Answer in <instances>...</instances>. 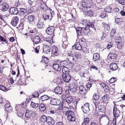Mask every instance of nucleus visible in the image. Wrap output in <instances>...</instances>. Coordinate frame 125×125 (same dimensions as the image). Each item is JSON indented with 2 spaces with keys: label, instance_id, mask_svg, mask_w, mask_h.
Segmentation results:
<instances>
[{
  "label": "nucleus",
  "instance_id": "f257e3e1",
  "mask_svg": "<svg viewBox=\"0 0 125 125\" xmlns=\"http://www.w3.org/2000/svg\"><path fill=\"white\" fill-rule=\"evenodd\" d=\"M65 115L67 116L68 120L71 121H74L75 120V117L74 113L71 111L69 110L66 113Z\"/></svg>",
  "mask_w": 125,
  "mask_h": 125
},
{
  "label": "nucleus",
  "instance_id": "f03ea898",
  "mask_svg": "<svg viewBox=\"0 0 125 125\" xmlns=\"http://www.w3.org/2000/svg\"><path fill=\"white\" fill-rule=\"evenodd\" d=\"M100 123L104 125H107L109 124V119L106 116L102 117L100 120Z\"/></svg>",
  "mask_w": 125,
  "mask_h": 125
},
{
  "label": "nucleus",
  "instance_id": "7ed1b4c3",
  "mask_svg": "<svg viewBox=\"0 0 125 125\" xmlns=\"http://www.w3.org/2000/svg\"><path fill=\"white\" fill-rule=\"evenodd\" d=\"M77 87V85L74 83H71L69 84L70 90L72 93L76 91Z\"/></svg>",
  "mask_w": 125,
  "mask_h": 125
},
{
  "label": "nucleus",
  "instance_id": "20e7f679",
  "mask_svg": "<svg viewBox=\"0 0 125 125\" xmlns=\"http://www.w3.org/2000/svg\"><path fill=\"white\" fill-rule=\"evenodd\" d=\"M34 34V32L33 30H31L28 33H25L23 34V37L26 39L30 38H31Z\"/></svg>",
  "mask_w": 125,
  "mask_h": 125
},
{
  "label": "nucleus",
  "instance_id": "39448f33",
  "mask_svg": "<svg viewBox=\"0 0 125 125\" xmlns=\"http://www.w3.org/2000/svg\"><path fill=\"white\" fill-rule=\"evenodd\" d=\"M81 108L84 113H86L89 112L90 110L89 103H86Z\"/></svg>",
  "mask_w": 125,
  "mask_h": 125
},
{
  "label": "nucleus",
  "instance_id": "423d86ee",
  "mask_svg": "<svg viewBox=\"0 0 125 125\" xmlns=\"http://www.w3.org/2000/svg\"><path fill=\"white\" fill-rule=\"evenodd\" d=\"M119 106H118V107L114 106L113 109V113L114 116L115 117H118L120 115V112L119 110L117 108Z\"/></svg>",
  "mask_w": 125,
  "mask_h": 125
},
{
  "label": "nucleus",
  "instance_id": "0eeeda50",
  "mask_svg": "<svg viewBox=\"0 0 125 125\" xmlns=\"http://www.w3.org/2000/svg\"><path fill=\"white\" fill-rule=\"evenodd\" d=\"M62 77L63 81L67 83L70 81L71 78L69 74H62Z\"/></svg>",
  "mask_w": 125,
  "mask_h": 125
},
{
  "label": "nucleus",
  "instance_id": "6e6552de",
  "mask_svg": "<svg viewBox=\"0 0 125 125\" xmlns=\"http://www.w3.org/2000/svg\"><path fill=\"white\" fill-rule=\"evenodd\" d=\"M9 6L5 3H3L0 5V9L3 11H5L8 9Z\"/></svg>",
  "mask_w": 125,
  "mask_h": 125
},
{
  "label": "nucleus",
  "instance_id": "1a4fd4ad",
  "mask_svg": "<svg viewBox=\"0 0 125 125\" xmlns=\"http://www.w3.org/2000/svg\"><path fill=\"white\" fill-rule=\"evenodd\" d=\"M79 89L80 93L81 94L84 95L86 94L87 91L83 86L82 85H80L79 87Z\"/></svg>",
  "mask_w": 125,
  "mask_h": 125
},
{
  "label": "nucleus",
  "instance_id": "9d476101",
  "mask_svg": "<svg viewBox=\"0 0 125 125\" xmlns=\"http://www.w3.org/2000/svg\"><path fill=\"white\" fill-rule=\"evenodd\" d=\"M19 21V19L17 17H13L11 22V24L14 26H16Z\"/></svg>",
  "mask_w": 125,
  "mask_h": 125
},
{
  "label": "nucleus",
  "instance_id": "9b49d317",
  "mask_svg": "<svg viewBox=\"0 0 125 125\" xmlns=\"http://www.w3.org/2000/svg\"><path fill=\"white\" fill-rule=\"evenodd\" d=\"M46 122L48 125H53L55 123L53 119L50 116L47 117Z\"/></svg>",
  "mask_w": 125,
  "mask_h": 125
},
{
  "label": "nucleus",
  "instance_id": "f8f14e48",
  "mask_svg": "<svg viewBox=\"0 0 125 125\" xmlns=\"http://www.w3.org/2000/svg\"><path fill=\"white\" fill-rule=\"evenodd\" d=\"M54 30V27L52 26H50L46 30V32L47 34L51 35L53 33Z\"/></svg>",
  "mask_w": 125,
  "mask_h": 125
},
{
  "label": "nucleus",
  "instance_id": "ddd939ff",
  "mask_svg": "<svg viewBox=\"0 0 125 125\" xmlns=\"http://www.w3.org/2000/svg\"><path fill=\"white\" fill-rule=\"evenodd\" d=\"M9 12L11 14H17L18 12L17 9L15 7H12L10 9Z\"/></svg>",
  "mask_w": 125,
  "mask_h": 125
},
{
  "label": "nucleus",
  "instance_id": "4468645a",
  "mask_svg": "<svg viewBox=\"0 0 125 125\" xmlns=\"http://www.w3.org/2000/svg\"><path fill=\"white\" fill-rule=\"evenodd\" d=\"M52 53L55 56H57L58 55V51L57 48L55 46H53L51 48Z\"/></svg>",
  "mask_w": 125,
  "mask_h": 125
},
{
  "label": "nucleus",
  "instance_id": "2eb2a0df",
  "mask_svg": "<svg viewBox=\"0 0 125 125\" xmlns=\"http://www.w3.org/2000/svg\"><path fill=\"white\" fill-rule=\"evenodd\" d=\"M72 48L73 49L78 50H80L82 49V46L79 42L76 43L73 46H72Z\"/></svg>",
  "mask_w": 125,
  "mask_h": 125
},
{
  "label": "nucleus",
  "instance_id": "dca6fc26",
  "mask_svg": "<svg viewBox=\"0 0 125 125\" xmlns=\"http://www.w3.org/2000/svg\"><path fill=\"white\" fill-rule=\"evenodd\" d=\"M53 69L56 71H59L61 69V67L59 64L56 63L53 64Z\"/></svg>",
  "mask_w": 125,
  "mask_h": 125
},
{
  "label": "nucleus",
  "instance_id": "f3484780",
  "mask_svg": "<svg viewBox=\"0 0 125 125\" xmlns=\"http://www.w3.org/2000/svg\"><path fill=\"white\" fill-rule=\"evenodd\" d=\"M67 59L68 61L70 62H73L75 60L74 58L73 57V55L71 53H69L67 56Z\"/></svg>",
  "mask_w": 125,
  "mask_h": 125
},
{
  "label": "nucleus",
  "instance_id": "a211bd4d",
  "mask_svg": "<svg viewBox=\"0 0 125 125\" xmlns=\"http://www.w3.org/2000/svg\"><path fill=\"white\" fill-rule=\"evenodd\" d=\"M44 42L47 45L51 44L52 42V37H48L44 40Z\"/></svg>",
  "mask_w": 125,
  "mask_h": 125
},
{
  "label": "nucleus",
  "instance_id": "6ab92c4d",
  "mask_svg": "<svg viewBox=\"0 0 125 125\" xmlns=\"http://www.w3.org/2000/svg\"><path fill=\"white\" fill-rule=\"evenodd\" d=\"M100 59V55L98 53L94 54L93 57V60L94 62H96Z\"/></svg>",
  "mask_w": 125,
  "mask_h": 125
},
{
  "label": "nucleus",
  "instance_id": "aec40b11",
  "mask_svg": "<svg viewBox=\"0 0 125 125\" xmlns=\"http://www.w3.org/2000/svg\"><path fill=\"white\" fill-rule=\"evenodd\" d=\"M110 69L112 71H115L118 68V67L117 64L115 63H113L110 64Z\"/></svg>",
  "mask_w": 125,
  "mask_h": 125
},
{
  "label": "nucleus",
  "instance_id": "412c9836",
  "mask_svg": "<svg viewBox=\"0 0 125 125\" xmlns=\"http://www.w3.org/2000/svg\"><path fill=\"white\" fill-rule=\"evenodd\" d=\"M54 92L56 93L61 94L62 92V88L60 86L56 87L54 90Z\"/></svg>",
  "mask_w": 125,
  "mask_h": 125
},
{
  "label": "nucleus",
  "instance_id": "4be33fe9",
  "mask_svg": "<svg viewBox=\"0 0 125 125\" xmlns=\"http://www.w3.org/2000/svg\"><path fill=\"white\" fill-rule=\"evenodd\" d=\"M105 106L104 105L99 106L98 107L99 111L102 113L105 112Z\"/></svg>",
  "mask_w": 125,
  "mask_h": 125
},
{
  "label": "nucleus",
  "instance_id": "5701e85b",
  "mask_svg": "<svg viewBox=\"0 0 125 125\" xmlns=\"http://www.w3.org/2000/svg\"><path fill=\"white\" fill-rule=\"evenodd\" d=\"M117 56V54L115 53L109 54L108 56V58L110 60L114 59H116Z\"/></svg>",
  "mask_w": 125,
  "mask_h": 125
},
{
  "label": "nucleus",
  "instance_id": "b1692460",
  "mask_svg": "<svg viewBox=\"0 0 125 125\" xmlns=\"http://www.w3.org/2000/svg\"><path fill=\"white\" fill-rule=\"evenodd\" d=\"M62 72L63 74H69V69L68 68L66 67H64L62 69Z\"/></svg>",
  "mask_w": 125,
  "mask_h": 125
},
{
  "label": "nucleus",
  "instance_id": "393cba45",
  "mask_svg": "<svg viewBox=\"0 0 125 125\" xmlns=\"http://www.w3.org/2000/svg\"><path fill=\"white\" fill-rule=\"evenodd\" d=\"M83 33L85 35H87L89 32L90 31V28L88 27V26H86L84 28Z\"/></svg>",
  "mask_w": 125,
  "mask_h": 125
},
{
  "label": "nucleus",
  "instance_id": "a878e982",
  "mask_svg": "<svg viewBox=\"0 0 125 125\" xmlns=\"http://www.w3.org/2000/svg\"><path fill=\"white\" fill-rule=\"evenodd\" d=\"M35 16L33 15H29L27 17L28 20L31 22H32L34 20Z\"/></svg>",
  "mask_w": 125,
  "mask_h": 125
},
{
  "label": "nucleus",
  "instance_id": "bb28decb",
  "mask_svg": "<svg viewBox=\"0 0 125 125\" xmlns=\"http://www.w3.org/2000/svg\"><path fill=\"white\" fill-rule=\"evenodd\" d=\"M26 9L21 8L20 9V10L19 12V14L20 16H22L24 15V14L26 12Z\"/></svg>",
  "mask_w": 125,
  "mask_h": 125
},
{
  "label": "nucleus",
  "instance_id": "cd10ccee",
  "mask_svg": "<svg viewBox=\"0 0 125 125\" xmlns=\"http://www.w3.org/2000/svg\"><path fill=\"white\" fill-rule=\"evenodd\" d=\"M40 41V38L37 36H36L33 39V42L34 44H37L39 43Z\"/></svg>",
  "mask_w": 125,
  "mask_h": 125
},
{
  "label": "nucleus",
  "instance_id": "c85d7f7f",
  "mask_svg": "<svg viewBox=\"0 0 125 125\" xmlns=\"http://www.w3.org/2000/svg\"><path fill=\"white\" fill-rule=\"evenodd\" d=\"M43 50L44 52H50V48L48 46L45 45L43 47Z\"/></svg>",
  "mask_w": 125,
  "mask_h": 125
},
{
  "label": "nucleus",
  "instance_id": "c756f323",
  "mask_svg": "<svg viewBox=\"0 0 125 125\" xmlns=\"http://www.w3.org/2000/svg\"><path fill=\"white\" fill-rule=\"evenodd\" d=\"M39 108L42 112H43L46 109L45 105L43 104H40L39 105Z\"/></svg>",
  "mask_w": 125,
  "mask_h": 125
},
{
  "label": "nucleus",
  "instance_id": "7c9ffc66",
  "mask_svg": "<svg viewBox=\"0 0 125 125\" xmlns=\"http://www.w3.org/2000/svg\"><path fill=\"white\" fill-rule=\"evenodd\" d=\"M60 65L62 66L63 67H65L68 64L67 61L66 60H65L62 61L60 62Z\"/></svg>",
  "mask_w": 125,
  "mask_h": 125
},
{
  "label": "nucleus",
  "instance_id": "2f4dec72",
  "mask_svg": "<svg viewBox=\"0 0 125 125\" xmlns=\"http://www.w3.org/2000/svg\"><path fill=\"white\" fill-rule=\"evenodd\" d=\"M82 56L81 54L78 52H75L74 54V56L77 59H78L81 58Z\"/></svg>",
  "mask_w": 125,
  "mask_h": 125
},
{
  "label": "nucleus",
  "instance_id": "473e14b6",
  "mask_svg": "<svg viewBox=\"0 0 125 125\" xmlns=\"http://www.w3.org/2000/svg\"><path fill=\"white\" fill-rule=\"evenodd\" d=\"M57 101L54 98L52 99L50 101V104L53 105H57Z\"/></svg>",
  "mask_w": 125,
  "mask_h": 125
},
{
  "label": "nucleus",
  "instance_id": "72a5a7b5",
  "mask_svg": "<svg viewBox=\"0 0 125 125\" xmlns=\"http://www.w3.org/2000/svg\"><path fill=\"white\" fill-rule=\"evenodd\" d=\"M77 36H80L81 34L82 28L80 27L77 28L76 29Z\"/></svg>",
  "mask_w": 125,
  "mask_h": 125
},
{
  "label": "nucleus",
  "instance_id": "f704fd0d",
  "mask_svg": "<svg viewBox=\"0 0 125 125\" xmlns=\"http://www.w3.org/2000/svg\"><path fill=\"white\" fill-rule=\"evenodd\" d=\"M47 118L46 116L45 115H43L40 117V120L42 122H45L46 121Z\"/></svg>",
  "mask_w": 125,
  "mask_h": 125
},
{
  "label": "nucleus",
  "instance_id": "c9c22d12",
  "mask_svg": "<svg viewBox=\"0 0 125 125\" xmlns=\"http://www.w3.org/2000/svg\"><path fill=\"white\" fill-rule=\"evenodd\" d=\"M73 98L71 96L66 98V102L69 104L71 103L73 101Z\"/></svg>",
  "mask_w": 125,
  "mask_h": 125
},
{
  "label": "nucleus",
  "instance_id": "e433bc0d",
  "mask_svg": "<svg viewBox=\"0 0 125 125\" xmlns=\"http://www.w3.org/2000/svg\"><path fill=\"white\" fill-rule=\"evenodd\" d=\"M37 26L39 28L41 29L44 27V25L43 23L39 21L38 23Z\"/></svg>",
  "mask_w": 125,
  "mask_h": 125
},
{
  "label": "nucleus",
  "instance_id": "4c0bfd02",
  "mask_svg": "<svg viewBox=\"0 0 125 125\" xmlns=\"http://www.w3.org/2000/svg\"><path fill=\"white\" fill-rule=\"evenodd\" d=\"M49 99V97L47 95H45L42 96L41 97V99L42 101L47 100Z\"/></svg>",
  "mask_w": 125,
  "mask_h": 125
},
{
  "label": "nucleus",
  "instance_id": "58836bf2",
  "mask_svg": "<svg viewBox=\"0 0 125 125\" xmlns=\"http://www.w3.org/2000/svg\"><path fill=\"white\" fill-rule=\"evenodd\" d=\"M70 110L69 108L67 107L64 106L62 108V111L63 113H65V114L66 113L68 112Z\"/></svg>",
  "mask_w": 125,
  "mask_h": 125
},
{
  "label": "nucleus",
  "instance_id": "ea45409f",
  "mask_svg": "<svg viewBox=\"0 0 125 125\" xmlns=\"http://www.w3.org/2000/svg\"><path fill=\"white\" fill-rule=\"evenodd\" d=\"M31 105L32 108H36L39 106V104H35L32 102H31Z\"/></svg>",
  "mask_w": 125,
  "mask_h": 125
},
{
  "label": "nucleus",
  "instance_id": "a19ab883",
  "mask_svg": "<svg viewBox=\"0 0 125 125\" xmlns=\"http://www.w3.org/2000/svg\"><path fill=\"white\" fill-rule=\"evenodd\" d=\"M116 79L114 77H112L111 78L109 81V82L110 83H112L116 81Z\"/></svg>",
  "mask_w": 125,
  "mask_h": 125
},
{
  "label": "nucleus",
  "instance_id": "79ce46f5",
  "mask_svg": "<svg viewBox=\"0 0 125 125\" xmlns=\"http://www.w3.org/2000/svg\"><path fill=\"white\" fill-rule=\"evenodd\" d=\"M41 7L43 10H46L48 8L47 6L43 3L41 4Z\"/></svg>",
  "mask_w": 125,
  "mask_h": 125
},
{
  "label": "nucleus",
  "instance_id": "37998d69",
  "mask_svg": "<svg viewBox=\"0 0 125 125\" xmlns=\"http://www.w3.org/2000/svg\"><path fill=\"white\" fill-rule=\"evenodd\" d=\"M93 98L95 100H99V95L96 94H94L93 95Z\"/></svg>",
  "mask_w": 125,
  "mask_h": 125
},
{
  "label": "nucleus",
  "instance_id": "c03bdc74",
  "mask_svg": "<svg viewBox=\"0 0 125 125\" xmlns=\"http://www.w3.org/2000/svg\"><path fill=\"white\" fill-rule=\"evenodd\" d=\"M23 24L22 23H20L17 27L18 29L19 30L23 29Z\"/></svg>",
  "mask_w": 125,
  "mask_h": 125
},
{
  "label": "nucleus",
  "instance_id": "a18cd8bd",
  "mask_svg": "<svg viewBox=\"0 0 125 125\" xmlns=\"http://www.w3.org/2000/svg\"><path fill=\"white\" fill-rule=\"evenodd\" d=\"M88 3L85 2H83L82 4V5L83 7H86L87 8H88L89 7L88 6Z\"/></svg>",
  "mask_w": 125,
  "mask_h": 125
},
{
  "label": "nucleus",
  "instance_id": "49530a36",
  "mask_svg": "<svg viewBox=\"0 0 125 125\" xmlns=\"http://www.w3.org/2000/svg\"><path fill=\"white\" fill-rule=\"evenodd\" d=\"M105 10L106 11L108 12H110L112 11V9L110 6H108L106 8Z\"/></svg>",
  "mask_w": 125,
  "mask_h": 125
},
{
  "label": "nucleus",
  "instance_id": "de8ad7c7",
  "mask_svg": "<svg viewBox=\"0 0 125 125\" xmlns=\"http://www.w3.org/2000/svg\"><path fill=\"white\" fill-rule=\"evenodd\" d=\"M115 89L113 88H111L109 89V93L111 95H112L115 91Z\"/></svg>",
  "mask_w": 125,
  "mask_h": 125
},
{
  "label": "nucleus",
  "instance_id": "09e8293b",
  "mask_svg": "<svg viewBox=\"0 0 125 125\" xmlns=\"http://www.w3.org/2000/svg\"><path fill=\"white\" fill-rule=\"evenodd\" d=\"M32 95L33 97H37L39 95V94L37 92H35L32 94Z\"/></svg>",
  "mask_w": 125,
  "mask_h": 125
},
{
  "label": "nucleus",
  "instance_id": "8fccbe9b",
  "mask_svg": "<svg viewBox=\"0 0 125 125\" xmlns=\"http://www.w3.org/2000/svg\"><path fill=\"white\" fill-rule=\"evenodd\" d=\"M107 94L105 95L102 97V100L103 102H104L106 101L107 100Z\"/></svg>",
  "mask_w": 125,
  "mask_h": 125
},
{
  "label": "nucleus",
  "instance_id": "3c124183",
  "mask_svg": "<svg viewBox=\"0 0 125 125\" xmlns=\"http://www.w3.org/2000/svg\"><path fill=\"white\" fill-rule=\"evenodd\" d=\"M0 89L1 90L4 91H7V90L5 87L2 85H0Z\"/></svg>",
  "mask_w": 125,
  "mask_h": 125
},
{
  "label": "nucleus",
  "instance_id": "603ef678",
  "mask_svg": "<svg viewBox=\"0 0 125 125\" xmlns=\"http://www.w3.org/2000/svg\"><path fill=\"white\" fill-rule=\"evenodd\" d=\"M122 40L121 38V37L119 36H117L115 40V41L117 42H121Z\"/></svg>",
  "mask_w": 125,
  "mask_h": 125
},
{
  "label": "nucleus",
  "instance_id": "864d4df0",
  "mask_svg": "<svg viewBox=\"0 0 125 125\" xmlns=\"http://www.w3.org/2000/svg\"><path fill=\"white\" fill-rule=\"evenodd\" d=\"M96 100L97 101H96L94 102L96 108L100 103V101H99V100Z\"/></svg>",
  "mask_w": 125,
  "mask_h": 125
},
{
  "label": "nucleus",
  "instance_id": "5fc2aeb1",
  "mask_svg": "<svg viewBox=\"0 0 125 125\" xmlns=\"http://www.w3.org/2000/svg\"><path fill=\"white\" fill-rule=\"evenodd\" d=\"M87 14L89 16H92L93 15V13L92 11L90 10L87 12Z\"/></svg>",
  "mask_w": 125,
  "mask_h": 125
},
{
  "label": "nucleus",
  "instance_id": "6e6d98bb",
  "mask_svg": "<svg viewBox=\"0 0 125 125\" xmlns=\"http://www.w3.org/2000/svg\"><path fill=\"white\" fill-rule=\"evenodd\" d=\"M106 14L105 11L102 12L100 15V17L102 18H103L106 16Z\"/></svg>",
  "mask_w": 125,
  "mask_h": 125
},
{
  "label": "nucleus",
  "instance_id": "4d7b16f0",
  "mask_svg": "<svg viewBox=\"0 0 125 125\" xmlns=\"http://www.w3.org/2000/svg\"><path fill=\"white\" fill-rule=\"evenodd\" d=\"M119 3L122 5H124L125 3V0H117Z\"/></svg>",
  "mask_w": 125,
  "mask_h": 125
},
{
  "label": "nucleus",
  "instance_id": "13d9d810",
  "mask_svg": "<svg viewBox=\"0 0 125 125\" xmlns=\"http://www.w3.org/2000/svg\"><path fill=\"white\" fill-rule=\"evenodd\" d=\"M87 26H88L89 28V27L92 28L94 29V25L92 23H89L87 24Z\"/></svg>",
  "mask_w": 125,
  "mask_h": 125
},
{
  "label": "nucleus",
  "instance_id": "bf43d9fd",
  "mask_svg": "<svg viewBox=\"0 0 125 125\" xmlns=\"http://www.w3.org/2000/svg\"><path fill=\"white\" fill-rule=\"evenodd\" d=\"M0 39L1 41H3L7 43V40L0 35Z\"/></svg>",
  "mask_w": 125,
  "mask_h": 125
},
{
  "label": "nucleus",
  "instance_id": "052dcab7",
  "mask_svg": "<svg viewBox=\"0 0 125 125\" xmlns=\"http://www.w3.org/2000/svg\"><path fill=\"white\" fill-rule=\"evenodd\" d=\"M103 25L104 27L107 30H108L109 29V26L108 24L104 23L103 24Z\"/></svg>",
  "mask_w": 125,
  "mask_h": 125
},
{
  "label": "nucleus",
  "instance_id": "680f3d73",
  "mask_svg": "<svg viewBox=\"0 0 125 125\" xmlns=\"http://www.w3.org/2000/svg\"><path fill=\"white\" fill-rule=\"evenodd\" d=\"M92 85L91 83H88L86 84V87L90 89V88L92 86Z\"/></svg>",
  "mask_w": 125,
  "mask_h": 125
},
{
  "label": "nucleus",
  "instance_id": "e2e57ef3",
  "mask_svg": "<svg viewBox=\"0 0 125 125\" xmlns=\"http://www.w3.org/2000/svg\"><path fill=\"white\" fill-rule=\"evenodd\" d=\"M84 122L87 124L89 122V120L88 118H84Z\"/></svg>",
  "mask_w": 125,
  "mask_h": 125
},
{
  "label": "nucleus",
  "instance_id": "0e129e2a",
  "mask_svg": "<svg viewBox=\"0 0 125 125\" xmlns=\"http://www.w3.org/2000/svg\"><path fill=\"white\" fill-rule=\"evenodd\" d=\"M12 109V108L11 106L8 107H7L5 108V109L7 110V111L9 112L11 111Z\"/></svg>",
  "mask_w": 125,
  "mask_h": 125
},
{
  "label": "nucleus",
  "instance_id": "69168bd1",
  "mask_svg": "<svg viewBox=\"0 0 125 125\" xmlns=\"http://www.w3.org/2000/svg\"><path fill=\"white\" fill-rule=\"evenodd\" d=\"M103 87L106 91H108V90H109V88L108 86L106 85H104V87Z\"/></svg>",
  "mask_w": 125,
  "mask_h": 125
},
{
  "label": "nucleus",
  "instance_id": "338daca9",
  "mask_svg": "<svg viewBox=\"0 0 125 125\" xmlns=\"http://www.w3.org/2000/svg\"><path fill=\"white\" fill-rule=\"evenodd\" d=\"M112 43L109 42L108 43L107 45V48L108 49H109L111 48L112 47Z\"/></svg>",
  "mask_w": 125,
  "mask_h": 125
},
{
  "label": "nucleus",
  "instance_id": "774afa93",
  "mask_svg": "<svg viewBox=\"0 0 125 125\" xmlns=\"http://www.w3.org/2000/svg\"><path fill=\"white\" fill-rule=\"evenodd\" d=\"M17 115L19 117L21 118L23 117V115L22 113L20 112L18 113Z\"/></svg>",
  "mask_w": 125,
  "mask_h": 125
}]
</instances>
